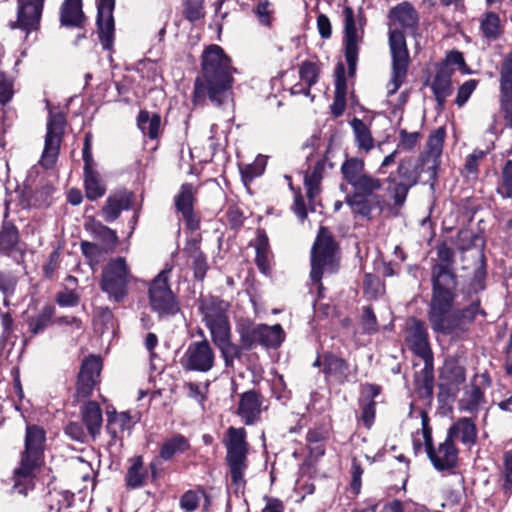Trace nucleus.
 <instances>
[{"instance_id":"38","label":"nucleus","mask_w":512,"mask_h":512,"mask_svg":"<svg viewBox=\"0 0 512 512\" xmlns=\"http://www.w3.org/2000/svg\"><path fill=\"white\" fill-rule=\"evenodd\" d=\"M351 127L355 136V142L360 150L366 153L371 151L374 147V139L372 137L369 127L358 118L351 121Z\"/></svg>"},{"instance_id":"2","label":"nucleus","mask_w":512,"mask_h":512,"mask_svg":"<svg viewBox=\"0 0 512 512\" xmlns=\"http://www.w3.org/2000/svg\"><path fill=\"white\" fill-rule=\"evenodd\" d=\"M457 286L432 284L428 309V320L435 333L460 336L467 331V325L481 312L478 302L466 308H455Z\"/></svg>"},{"instance_id":"61","label":"nucleus","mask_w":512,"mask_h":512,"mask_svg":"<svg viewBox=\"0 0 512 512\" xmlns=\"http://www.w3.org/2000/svg\"><path fill=\"white\" fill-rule=\"evenodd\" d=\"M363 468L361 467L360 463L356 461V459H353L352 466H351V490L355 495H358L361 490L362 486V475H363Z\"/></svg>"},{"instance_id":"8","label":"nucleus","mask_w":512,"mask_h":512,"mask_svg":"<svg viewBox=\"0 0 512 512\" xmlns=\"http://www.w3.org/2000/svg\"><path fill=\"white\" fill-rule=\"evenodd\" d=\"M389 48L391 54L390 80L386 85L387 96L394 95L405 82L410 56L404 34L395 29L389 32Z\"/></svg>"},{"instance_id":"35","label":"nucleus","mask_w":512,"mask_h":512,"mask_svg":"<svg viewBox=\"0 0 512 512\" xmlns=\"http://www.w3.org/2000/svg\"><path fill=\"white\" fill-rule=\"evenodd\" d=\"M190 447L189 441L181 434H175L164 440L160 448L161 459L168 461L175 455L184 453Z\"/></svg>"},{"instance_id":"30","label":"nucleus","mask_w":512,"mask_h":512,"mask_svg":"<svg viewBox=\"0 0 512 512\" xmlns=\"http://www.w3.org/2000/svg\"><path fill=\"white\" fill-rule=\"evenodd\" d=\"M93 166L94 163L84 164L85 193L86 197L91 201L101 198L106 192L105 184Z\"/></svg>"},{"instance_id":"58","label":"nucleus","mask_w":512,"mask_h":512,"mask_svg":"<svg viewBox=\"0 0 512 512\" xmlns=\"http://www.w3.org/2000/svg\"><path fill=\"white\" fill-rule=\"evenodd\" d=\"M478 85V81L475 79H470L464 82L458 89L455 103L462 107L470 98L471 94L474 92Z\"/></svg>"},{"instance_id":"18","label":"nucleus","mask_w":512,"mask_h":512,"mask_svg":"<svg viewBox=\"0 0 512 512\" xmlns=\"http://www.w3.org/2000/svg\"><path fill=\"white\" fill-rule=\"evenodd\" d=\"M45 440L46 433L42 427L37 425H27L25 446L24 450L20 454V460L41 466Z\"/></svg>"},{"instance_id":"55","label":"nucleus","mask_w":512,"mask_h":512,"mask_svg":"<svg viewBox=\"0 0 512 512\" xmlns=\"http://www.w3.org/2000/svg\"><path fill=\"white\" fill-rule=\"evenodd\" d=\"M191 258H192L194 277L197 280L202 281L204 279L207 269H208L206 257L200 250L195 249L191 254Z\"/></svg>"},{"instance_id":"57","label":"nucleus","mask_w":512,"mask_h":512,"mask_svg":"<svg viewBox=\"0 0 512 512\" xmlns=\"http://www.w3.org/2000/svg\"><path fill=\"white\" fill-rule=\"evenodd\" d=\"M184 14L191 22L201 19L205 14L202 0H187Z\"/></svg>"},{"instance_id":"62","label":"nucleus","mask_w":512,"mask_h":512,"mask_svg":"<svg viewBox=\"0 0 512 512\" xmlns=\"http://www.w3.org/2000/svg\"><path fill=\"white\" fill-rule=\"evenodd\" d=\"M362 327L365 332L371 333L377 330L376 316L370 306L363 309Z\"/></svg>"},{"instance_id":"56","label":"nucleus","mask_w":512,"mask_h":512,"mask_svg":"<svg viewBox=\"0 0 512 512\" xmlns=\"http://www.w3.org/2000/svg\"><path fill=\"white\" fill-rule=\"evenodd\" d=\"M361 420L368 429L372 427L375 419L376 402L371 399H363L360 402Z\"/></svg>"},{"instance_id":"20","label":"nucleus","mask_w":512,"mask_h":512,"mask_svg":"<svg viewBox=\"0 0 512 512\" xmlns=\"http://www.w3.org/2000/svg\"><path fill=\"white\" fill-rule=\"evenodd\" d=\"M101 368V360L96 356H90L82 362L77 381L78 397L87 398L91 395L100 376Z\"/></svg>"},{"instance_id":"44","label":"nucleus","mask_w":512,"mask_h":512,"mask_svg":"<svg viewBox=\"0 0 512 512\" xmlns=\"http://www.w3.org/2000/svg\"><path fill=\"white\" fill-rule=\"evenodd\" d=\"M323 372L326 375L346 377L349 371L348 363L334 354L328 353L323 358Z\"/></svg>"},{"instance_id":"17","label":"nucleus","mask_w":512,"mask_h":512,"mask_svg":"<svg viewBox=\"0 0 512 512\" xmlns=\"http://www.w3.org/2000/svg\"><path fill=\"white\" fill-rule=\"evenodd\" d=\"M500 110L506 126L512 128V51L505 55L499 74Z\"/></svg>"},{"instance_id":"45","label":"nucleus","mask_w":512,"mask_h":512,"mask_svg":"<svg viewBox=\"0 0 512 512\" xmlns=\"http://www.w3.org/2000/svg\"><path fill=\"white\" fill-rule=\"evenodd\" d=\"M146 472L143 469L142 457L134 458L133 464L126 474V484L129 488L135 489L144 485Z\"/></svg>"},{"instance_id":"50","label":"nucleus","mask_w":512,"mask_h":512,"mask_svg":"<svg viewBox=\"0 0 512 512\" xmlns=\"http://www.w3.org/2000/svg\"><path fill=\"white\" fill-rule=\"evenodd\" d=\"M483 400V391L480 387L473 385L465 392L464 398L461 400V407L468 412H474L478 409Z\"/></svg>"},{"instance_id":"25","label":"nucleus","mask_w":512,"mask_h":512,"mask_svg":"<svg viewBox=\"0 0 512 512\" xmlns=\"http://www.w3.org/2000/svg\"><path fill=\"white\" fill-rule=\"evenodd\" d=\"M374 193L354 190L353 193L346 196L345 201L353 213L363 217H370L373 208H381L383 203L382 197Z\"/></svg>"},{"instance_id":"54","label":"nucleus","mask_w":512,"mask_h":512,"mask_svg":"<svg viewBox=\"0 0 512 512\" xmlns=\"http://www.w3.org/2000/svg\"><path fill=\"white\" fill-rule=\"evenodd\" d=\"M480 240L481 239L478 235L472 233L470 230L463 229L458 232L455 243L457 245V248L461 252H464L469 250L473 246H477Z\"/></svg>"},{"instance_id":"10","label":"nucleus","mask_w":512,"mask_h":512,"mask_svg":"<svg viewBox=\"0 0 512 512\" xmlns=\"http://www.w3.org/2000/svg\"><path fill=\"white\" fill-rule=\"evenodd\" d=\"M198 309L211 338L230 331L228 302L214 296L202 297Z\"/></svg>"},{"instance_id":"24","label":"nucleus","mask_w":512,"mask_h":512,"mask_svg":"<svg viewBox=\"0 0 512 512\" xmlns=\"http://www.w3.org/2000/svg\"><path fill=\"white\" fill-rule=\"evenodd\" d=\"M262 406V397L259 393L254 390L246 391L240 395L237 414L246 425H252L260 420Z\"/></svg>"},{"instance_id":"52","label":"nucleus","mask_w":512,"mask_h":512,"mask_svg":"<svg viewBox=\"0 0 512 512\" xmlns=\"http://www.w3.org/2000/svg\"><path fill=\"white\" fill-rule=\"evenodd\" d=\"M421 138L420 132H408L406 129H400L397 149L410 152L418 145Z\"/></svg>"},{"instance_id":"46","label":"nucleus","mask_w":512,"mask_h":512,"mask_svg":"<svg viewBox=\"0 0 512 512\" xmlns=\"http://www.w3.org/2000/svg\"><path fill=\"white\" fill-rule=\"evenodd\" d=\"M346 81L343 77H338L335 83V92L333 103L330 106L331 113L335 117L341 116L346 108Z\"/></svg>"},{"instance_id":"59","label":"nucleus","mask_w":512,"mask_h":512,"mask_svg":"<svg viewBox=\"0 0 512 512\" xmlns=\"http://www.w3.org/2000/svg\"><path fill=\"white\" fill-rule=\"evenodd\" d=\"M504 483L502 489L506 495L512 492V452L508 451L504 455Z\"/></svg>"},{"instance_id":"31","label":"nucleus","mask_w":512,"mask_h":512,"mask_svg":"<svg viewBox=\"0 0 512 512\" xmlns=\"http://www.w3.org/2000/svg\"><path fill=\"white\" fill-rule=\"evenodd\" d=\"M326 164V157L319 158L316 161L312 171L307 172L304 177L306 195L310 201H313L321 191L320 185L323 179V172L325 170Z\"/></svg>"},{"instance_id":"9","label":"nucleus","mask_w":512,"mask_h":512,"mask_svg":"<svg viewBox=\"0 0 512 512\" xmlns=\"http://www.w3.org/2000/svg\"><path fill=\"white\" fill-rule=\"evenodd\" d=\"M131 279L130 271L124 258L118 257L110 260L103 268L100 288L110 300L121 302L128 293V284Z\"/></svg>"},{"instance_id":"49","label":"nucleus","mask_w":512,"mask_h":512,"mask_svg":"<svg viewBox=\"0 0 512 512\" xmlns=\"http://www.w3.org/2000/svg\"><path fill=\"white\" fill-rule=\"evenodd\" d=\"M298 73L303 84L311 88L318 82L320 69L316 63L304 61L299 66Z\"/></svg>"},{"instance_id":"33","label":"nucleus","mask_w":512,"mask_h":512,"mask_svg":"<svg viewBox=\"0 0 512 512\" xmlns=\"http://www.w3.org/2000/svg\"><path fill=\"white\" fill-rule=\"evenodd\" d=\"M82 420L90 435H99L102 426V410L97 402L89 401L81 409Z\"/></svg>"},{"instance_id":"13","label":"nucleus","mask_w":512,"mask_h":512,"mask_svg":"<svg viewBox=\"0 0 512 512\" xmlns=\"http://www.w3.org/2000/svg\"><path fill=\"white\" fill-rule=\"evenodd\" d=\"M214 362L215 353L206 339L191 342L180 359L184 370L202 373L210 371Z\"/></svg>"},{"instance_id":"21","label":"nucleus","mask_w":512,"mask_h":512,"mask_svg":"<svg viewBox=\"0 0 512 512\" xmlns=\"http://www.w3.org/2000/svg\"><path fill=\"white\" fill-rule=\"evenodd\" d=\"M197 193L196 187L191 183L181 185L178 194L174 198V204L178 212L182 214L187 227L190 230L199 228V220L194 213V202Z\"/></svg>"},{"instance_id":"34","label":"nucleus","mask_w":512,"mask_h":512,"mask_svg":"<svg viewBox=\"0 0 512 512\" xmlns=\"http://www.w3.org/2000/svg\"><path fill=\"white\" fill-rule=\"evenodd\" d=\"M231 331L212 337L215 345L220 349L226 367H232L234 360L242 355V349L230 341Z\"/></svg>"},{"instance_id":"28","label":"nucleus","mask_w":512,"mask_h":512,"mask_svg":"<svg viewBox=\"0 0 512 512\" xmlns=\"http://www.w3.org/2000/svg\"><path fill=\"white\" fill-rule=\"evenodd\" d=\"M86 17L82 11V0H64L60 8V23L66 27L82 28Z\"/></svg>"},{"instance_id":"51","label":"nucleus","mask_w":512,"mask_h":512,"mask_svg":"<svg viewBox=\"0 0 512 512\" xmlns=\"http://www.w3.org/2000/svg\"><path fill=\"white\" fill-rule=\"evenodd\" d=\"M92 232L104 243L106 248H112L118 242L116 232L100 222L92 225Z\"/></svg>"},{"instance_id":"41","label":"nucleus","mask_w":512,"mask_h":512,"mask_svg":"<svg viewBox=\"0 0 512 512\" xmlns=\"http://www.w3.org/2000/svg\"><path fill=\"white\" fill-rule=\"evenodd\" d=\"M440 378L448 385L458 386L465 382V369L455 360H447L441 370Z\"/></svg>"},{"instance_id":"5","label":"nucleus","mask_w":512,"mask_h":512,"mask_svg":"<svg viewBox=\"0 0 512 512\" xmlns=\"http://www.w3.org/2000/svg\"><path fill=\"white\" fill-rule=\"evenodd\" d=\"M421 425L425 451L433 467L439 472L454 470L458 465V449L454 442L446 436L437 446L434 445L429 417L424 411L421 412Z\"/></svg>"},{"instance_id":"37","label":"nucleus","mask_w":512,"mask_h":512,"mask_svg":"<svg viewBox=\"0 0 512 512\" xmlns=\"http://www.w3.org/2000/svg\"><path fill=\"white\" fill-rule=\"evenodd\" d=\"M260 325L248 319L241 320L237 326L243 348L251 349L259 343Z\"/></svg>"},{"instance_id":"7","label":"nucleus","mask_w":512,"mask_h":512,"mask_svg":"<svg viewBox=\"0 0 512 512\" xmlns=\"http://www.w3.org/2000/svg\"><path fill=\"white\" fill-rule=\"evenodd\" d=\"M224 445L227 451L226 462L230 470L232 483L237 487L244 485V474L248 466V443L245 429L229 427Z\"/></svg>"},{"instance_id":"48","label":"nucleus","mask_w":512,"mask_h":512,"mask_svg":"<svg viewBox=\"0 0 512 512\" xmlns=\"http://www.w3.org/2000/svg\"><path fill=\"white\" fill-rule=\"evenodd\" d=\"M388 192L394 200L396 206H402L406 200L409 190L412 188L408 184L397 181L396 177L390 175L388 177Z\"/></svg>"},{"instance_id":"11","label":"nucleus","mask_w":512,"mask_h":512,"mask_svg":"<svg viewBox=\"0 0 512 512\" xmlns=\"http://www.w3.org/2000/svg\"><path fill=\"white\" fill-rule=\"evenodd\" d=\"M343 179L354 189L367 193L382 189V181L365 171L364 160L358 157L347 158L340 168Z\"/></svg>"},{"instance_id":"39","label":"nucleus","mask_w":512,"mask_h":512,"mask_svg":"<svg viewBox=\"0 0 512 512\" xmlns=\"http://www.w3.org/2000/svg\"><path fill=\"white\" fill-rule=\"evenodd\" d=\"M480 30L488 40H496L502 34L501 20L497 13L488 11L482 15Z\"/></svg>"},{"instance_id":"64","label":"nucleus","mask_w":512,"mask_h":512,"mask_svg":"<svg viewBox=\"0 0 512 512\" xmlns=\"http://www.w3.org/2000/svg\"><path fill=\"white\" fill-rule=\"evenodd\" d=\"M199 496L193 491H187L180 500L181 508L186 512L194 511L199 505Z\"/></svg>"},{"instance_id":"32","label":"nucleus","mask_w":512,"mask_h":512,"mask_svg":"<svg viewBox=\"0 0 512 512\" xmlns=\"http://www.w3.org/2000/svg\"><path fill=\"white\" fill-rule=\"evenodd\" d=\"M136 420L131 416L130 412H116L107 411V432L113 439L118 438L119 432L130 430L135 424Z\"/></svg>"},{"instance_id":"60","label":"nucleus","mask_w":512,"mask_h":512,"mask_svg":"<svg viewBox=\"0 0 512 512\" xmlns=\"http://www.w3.org/2000/svg\"><path fill=\"white\" fill-rule=\"evenodd\" d=\"M13 83L7 76L0 73V104H7L13 97Z\"/></svg>"},{"instance_id":"26","label":"nucleus","mask_w":512,"mask_h":512,"mask_svg":"<svg viewBox=\"0 0 512 512\" xmlns=\"http://www.w3.org/2000/svg\"><path fill=\"white\" fill-rule=\"evenodd\" d=\"M134 194L128 190L116 191L109 195L102 209V214L106 222H114L123 210L132 207Z\"/></svg>"},{"instance_id":"40","label":"nucleus","mask_w":512,"mask_h":512,"mask_svg":"<svg viewBox=\"0 0 512 512\" xmlns=\"http://www.w3.org/2000/svg\"><path fill=\"white\" fill-rule=\"evenodd\" d=\"M284 336L285 334L280 324L273 326L261 324L258 344L265 347L276 348L283 342Z\"/></svg>"},{"instance_id":"22","label":"nucleus","mask_w":512,"mask_h":512,"mask_svg":"<svg viewBox=\"0 0 512 512\" xmlns=\"http://www.w3.org/2000/svg\"><path fill=\"white\" fill-rule=\"evenodd\" d=\"M409 348L426 362L431 358L432 353L428 342V333L424 322L413 318L408 328L406 337Z\"/></svg>"},{"instance_id":"23","label":"nucleus","mask_w":512,"mask_h":512,"mask_svg":"<svg viewBox=\"0 0 512 512\" xmlns=\"http://www.w3.org/2000/svg\"><path fill=\"white\" fill-rule=\"evenodd\" d=\"M40 466L25 461H19V465L14 469L11 477L12 494L27 496L35 488L36 471Z\"/></svg>"},{"instance_id":"1","label":"nucleus","mask_w":512,"mask_h":512,"mask_svg":"<svg viewBox=\"0 0 512 512\" xmlns=\"http://www.w3.org/2000/svg\"><path fill=\"white\" fill-rule=\"evenodd\" d=\"M235 71L230 57L220 46H208L201 56V74L195 79L193 102L202 105L208 98L217 106L225 103L230 95Z\"/></svg>"},{"instance_id":"6","label":"nucleus","mask_w":512,"mask_h":512,"mask_svg":"<svg viewBox=\"0 0 512 512\" xmlns=\"http://www.w3.org/2000/svg\"><path fill=\"white\" fill-rule=\"evenodd\" d=\"M171 271L172 266L166 265L149 285V305L160 318L174 316L180 311L179 301L169 284Z\"/></svg>"},{"instance_id":"15","label":"nucleus","mask_w":512,"mask_h":512,"mask_svg":"<svg viewBox=\"0 0 512 512\" xmlns=\"http://www.w3.org/2000/svg\"><path fill=\"white\" fill-rule=\"evenodd\" d=\"M343 21L345 59L348 65L349 75L352 76L356 71L359 45L362 41V36L358 33L356 28L354 11L349 6L343 9Z\"/></svg>"},{"instance_id":"16","label":"nucleus","mask_w":512,"mask_h":512,"mask_svg":"<svg viewBox=\"0 0 512 512\" xmlns=\"http://www.w3.org/2000/svg\"><path fill=\"white\" fill-rule=\"evenodd\" d=\"M436 253L439 263L432 266L431 282L432 284L458 286L457 276L453 271L454 251L445 243H440L436 247Z\"/></svg>"},{"instance_id":"12","label":"nucleus","mask_w":512,"mask_h":512,"mask_svg":"<svg viewBox=\"0 0 512 512\" xmlns=\"http://www.w3.org/2000/svg\"><path fill=\"white\" fill-rule=\"evenodd\" d=\"M66 119L63 113H50L47 122V133L40 163L45 168H51L58 157Z\"/></svg>"},{"instance_id":"3","label":"nucleus","mask_w":512,"mask_h":512,"mask_svg":"<svg viewBox=\"0 0 512 512\" xmlns=\"http://www.w3.org/2000/svg\"><path fill=\"white\" fill-rule=\"evenodd\" d=\"M445 130L438 128L428 137L425 150L420 154L419 163L415 165L411 158H404L399 162L397 175L401 182L415 186L424 175L423 183L434 187L437 180V171L440 166Z\"/></svg>"},{"instance_id":"14","label":"nucleus","mask_w":512,"mask_h":512,"mask_svg":"<svg viewBox=\"0 0 512 512\" xmlns=\"http://www.w3.org/2000/svg\"><path fill=\"white\" fill-rule=\"evenodd\" d=\"M45 0H18L17 19L9 23L10 29H20L27 35L40 27Z\"/></svg>"},{"instance_id":"53","label":"nucleus","mask_w":512,"mask_h":512,"mask_svg":"<svg viewBox=\"0 0 512 512\" xmlns=\"http://www.w3.org/2000/svg\"><path fill=\"white\" fill-rule=\"evenodd\" d=\"M498 193L503 198H512V160H508L501 172V185Z\"/></svg>"},{"instance_id":"29","label":"nucleus","mask_w":512,"mask_h":512,"mask_svg":"<svg viewBox=\"0 0 512 512\" xmlns=\"http://www.w3.org/2000/svg\"><path fill=\"white\" fill-rule=\"evenodd\" d=\"M446 436L453 442L459 439L463 444L472 446L477 439L476 426L469 418H461L450 426Z\"/></svg>"},{"instance_id":"4","label":"nucleus","mask_w":512,"mask_h":512,"mask_svg":"<svg viewBox=\"0 0 512 512\" xmlns=\"http://www.w3.org/2000/svg\"><path fill=\"white\" fill-rule=\"evenodd\" d=\"M337 268V244L328 228L321 226L311 250L310 278L319 283L324 273H335Z\"/></svg>"},{"instance_id":"43","label":"nucleus","mask_w":512,"mask_h":512,"mask_svg":"<svg viewBox=\"0 0 512 512\" xmlns=\"http://www.w3.org/2000/svg\"><path fill=\"white\" fill-rule=\"evenodd\" d=\"M74 501V494L69 491L53 490L47 496V505L50 512H60L69 508Z\"/></svg>"},{"instance_id":"47","label":"nucleus","mask_w":512,"mask_h":512,"mask_svg":"<svg viewBox=\"0 0 512 512\" xmlns=\"http://www.w3.org/2000/svg\"><path fill=\"white\" fill-rule=\"evenodd\" d=\"M18 241V230L9 222H4L0 230V252L13 249Z\"/></svg>"},{"instance_id":"27","label":"nucleus","mask_w":512,"mask_h":512,"mask_svg":"<svg viewBox=\"0 0 512 512\" xmlns=\"http://www.w3.org/2000/svg\"><path fill=\"white\" fill-rule=\"evenodd\" d=\"M453 73V68H448L447 65H440L431 83V89L440 108L444 107L447 97L452 94L451 77Z\"/></svg>"},{"instance_id":"42","label":"nucleus","mask_w":512,"mask_h":512,"mask_svg":"<svg viewBox=\"0 0 512 512\" xmlns=\"http://www.w3.org/2000/svg\"><path fill=\"white\" fill-rule=\"evenodd\" d=\"M137 124L145 135L155 139L160 133L161 117L155 113L150 115L148 111H140Z\"/></svg>"},{"instance_id":"19","label":"nucleus","mask_w":512,"mask_h":512,"mask_svg":"<svg viewBox=\"0 0 512 512\" xmlns=\"http://www.w3.org/2000/svg\"><path fill=\"white\" fill-rule=\"evenodd\" d=\"M115 0H97V29L100 42L104 49L110 50L114 40L113 10Z\"/></svg>"},{"instance_id":"36","label":"nucleus","mask_w":512,"mask_h":512,"mask_svg":"<svg viewBox=\"0 0 512 512\" xmlns=\"http://www.w3.org/2000/svg\"><path fill=\"white\" fill-rule=\"evenodd\" d=\"M389 17L402 27L413 28L418 23L416 10L407 2H403L390 10Z\"/></svg>"},{"instance_id":"63","label":"nucleus","mask_w":512,"mask_h":512,"mask_svg":"<svg viewBox=\"0 0 512 512\" xmlns=\"http://www.w3.org/2000/svg\"><path fill=\"white\" fill-rule=\"evenodd\" d=\"M484 156V153L482 151H474L472 154H470L465 162V171L466 176L469 177L470 175L476 176L478 172V163L479 160Z\"/></svg>"}]
</instances>
